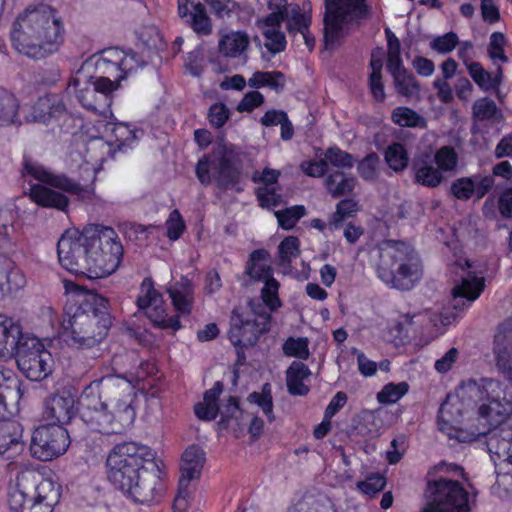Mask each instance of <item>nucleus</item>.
<instances>
[{"label": "nucleus", "instance_id": "f257e3e1", "mask_svg": "<svg viewBox=\"0 0 512 512\" xmlns=\"http://www.w3.org/2000/svg\"><path fill=\"white\" fill-rule=\"evenodd\" d=\"M57 253L61 266L70 273L98 279L119 267L123 247L113 228L93 225L82 232L67 230L57 243Z\"/></svg>", "mask_w": 512, "mask_h": 512}, {"label": "nucleus", "instance_id": "f03ea898", "mask_svg": "<svg viewBox=\"0 0 512 512\" xmlns=\"http://www.w3.org/2000/svg\"><path fill=\"white\" fill-rule=\"evenodd\" d=\"M78 405L83 422L100 433H121L133 424L136 416L131 385L119 376L92 381L83 389Z\"/></svg>", "mask_w": 512, "mask_h": 512}, {"label": "nucleus", "instance_id": "7ed1b4c3", "mask_svg": "<svg viewBox=\"0 0 512 512\" xmlns=\"http://www.w3.org/2000/svg\"><path fill=\"white\" fill-rule=\"evenodd\" d=\"M154 457V452L146 445L118 444L107 457L108 480L133 501L148 503L162 491L160 478L145 468V463L153 462Z\"/></svg>", "mask_w": 512, "mask_h": 512}, {"label": "nucleus", "instance_id": "20e7f679", "mask_svg": "<svg viewBox=\"0 0 512 512\" xmlns=\"http://www.w3.org/2000/svg\"><path fill=\"white\" fill-rule=\"evenodd\" d=\"M64 26L57 11L48 5L29 6L12 25L11 42L20 54L43 59L59 50Z\"/></svg>", "mask_w": 512, "mask_h": 512}, {"label": "nucleus", "instance_id": "39448f33", "mask_svg": "<svg viewBox=\"0 0 512 512\" xmlns=\"http://www.w3.org/2000/svg\"><path fill=\"white\" fill-rule=\"evenodd\" d=\"M107 305L108 299L91 293L77 305L66 306L62 320L64 341L77 349L92 348L100 343L111 325Z\"/></svg>", "mask_w": 512, "mask_h": 512}, {"label": "nucleus", "instance_id": "423d86ee", "mask_svg": "<svg viewBox=\"0 0 512 512\" xmlns=\"http://www.w3.org/2000/svg\"><path fill=\"white\" fill-rule=\"evenodd\" d=\"M270 13L256 21V25L264 36V46L272 54L280 53L286 48V37L282 31L285 22L286 30L290 36L300 34L311 51L315 46V38L310 33L312 17L310 9L303 4L301 8L297 3L288 0H266Z\"/></svg>", "mask_w": 512, "mask_h": 512}, {"label": "nucleus", "instance_id": "0eeeda50", "mask_svg": "<svg viewBox=\"0 0 512 512\" xmlns=\"http://www.w3.org/2000/svg\"><path fill=\"white\" fill-rule=\"evenodd\" d=\"M462 395H473L478 404L477 424L470 427V437L457 436L460 442L474 441L495 431L512 415V400L507 398L502 383L493 378L465 381Z\"/></svg>", "mask_w": 512, "mask_h": 512}, {"label": "nucleus", "instance_id": "6e6552de", "mask_svg": "<svg viewBox=\"0 0 512 512\" xmlns=\"http://www.w3.org/2000/svg\"><path fill=\"white\" fill-rule=\"evenodd\" d=\"M378 277L399 290L412 289L422 278V265L414 249L401 241L388 240L380 245Z\"/></svg>", "mask_w": 512, "mask_h": 512}, {"label": "nucleus", "instance_id": "1a4fd4ad", "mask_svg": "<svg viewBox=\"0 0 512 512\" xmlns=\"http://www.w3.org/2000/svg\"><path fill=\"white\" fill-rule=\"evenodd\" d=\"M60 497V485L28 472L18 475L16 485L9 493L8 503L13 512H53Z\"/></svg>", "mask_w": 512, "mask_h": 512}, {"label": "nucleus", "instance_id": "9d476101", "mask_svg": "<svg viewBox=\"0 0 512 512\" xmlns=\"http://www.w3.org/2000/svg\"><path fill=\"white\" fill-rule=\"evenodd\" d=\"M270 312L260 302H250L245 309L235 308L231 316L229 338L237 348L238 361L245 360V347L254 346L260 335L270 330Z\"/></svg>", "mask_w": 512, "mask_h": 512}, {"label": "nucleus", "instance_id": "9b49d317", "mask_svg": "<svg viewBox=\"0 0 512 512\" xmlns=\"http://www.w3.org/2000/svg\"><path fill=\"white\" fill-rule=\"evenodd\" d=\"M118 84L105 76H92L78 70L68 83V93L74 94L83 108L106 115L112 104V94Z\"/></svg>", "mask_w": 512, "mask_h": 512}, {"label": "nucleus", "instance_id": "f8f14e48", "mask_svg": "<svg viewBox=\"0 0 512 512\" xmlns=\"http://www.w3.org/2000/svg\"><path fill=\"white\" fill-rule=\"evenodd\" d=\"M368 14L366 0H326L324 40L332 48L349 29Z\"/></svg>", "mask_w": 512, "mask_h": 512}, {"label": "nucleus", "instance_id": "ddd939ff", "mask_svg": "<svg viewBox=\"0 0 512 512\" xmlns=\"http://www.w3.org/2000/svg\"><path fill=\"white\" fill-rule=\"evenodd\" d=\"M240 174L235 153L222 145L202 157L196 166V176L201 184L207 186L213 178L221 189L236 185L240 180Z\"/></svg>", "mask_w": 512, "mask_h": 512}, {"label": "nucleus", "instance_id": "4468645a", "mask_svg": "<svg viewBox=\"0 0 512 512\" xmlns=\"http://www.w3.org/2000/svg\"><path fill=\"white\" fill-rule=\"evenodd\" d=\"M421 512H470L469 494L455 480L440 477L429 481Z\"/></svg>", "mask_w": 512, "mask_h": 512}, {"label": "nucleus", "instance_id": "2eb2a0df", "mask_svg": "<svg viewBox=\"0 0 512 512\" xmlns=\"http://www.w3.org/2000/svg\"><path fill=\"white\" fill-rule=\"evenodd\" d=\"M18 368L32 381L47 378L53 369L52 354L37 337L26 335L15 352Z\"/></svg>", "mask_w": 512, "mask_h": 512}, {"label": "nucleus", "instance_id": "dca6fc26", "mask_svg": "<svg viewBox=\"0 0 512 512\" xmlns=\"http://www.w3.org/2000/svg\"><path fill=\"white\" fill-rule=\"evenodd\" d=\"M69 444V434L63 426L41 425L32 433L30 451L35 458L50 461L64 454Z\"/></svg>", "mask_w": 512, "mask_h": 512}, {"label": "nucleus", "instance_id": "f3484780", "mask_svg": "<svg viewBox=\"0 0 512 512\" xmlns=\"http://www.w3.org/2000/svg\"><path fill=\"white\" fill-rule=\"evenodd\" d=\"M136 304L154 326L161 329L171 328L174 331L181 328L177 317H168L162 294L155 289L152 278L146 277L143 279Z\"/></svg>", "mask_w": 512, "mask_h": 512}, {"label": "nucleus", "instance_id": "a211bd4d", "mask_svg": "<svg viewBox=\"0 0 512 512\" xmlns=\"http://www.w3.org/2000/svg\"><path fill=\"white\" fill-rule=\"evenodd\" d=\"M94 57H96L95 68L101 74L100 76L114 78L112 81H115L118 87L129 73L140 66L136 53L126 52L116 47L106 48Z\"/></svg>", "mask_w": 512, "mask_h": 512}, {"label": "nucleus", "instance_id": "6ab92c4d", "mask_svg": "<svg viewBox=\"0 0 512 512\" xmlns=\"http://www.w3.org/2000/svg\"><path fill=\"white\" fill-rule=\"evenodd\" d=\"M465 381L458 387L455 394H448L441 404L438 416L439 429L448 436L470 437V432L465 433L458 427L465 411L473 406V395H462Z\"/></svg>", "mask_w": 512, "mask_h": 512}, {"label": "nucleus", "instance_id": "aec40b11", "mask_svg": "<svg viewBox=\"0 0 512 512\" xmlns=\"http://www.w3.org/2000/svg\"><path fill=\"white\" fill-rule=\"evenodd\" d=\"M24 175L70 194L77 195L82 200H91L95 195L92 186L83 187L64 174H54L36 162L28 160L24 162Z\"/></svg>", "mask_w": 512, "mask_h": 512}, {"label": "nucleus", "instance_id": "412c9836", "mask_svg": "<svg viewBox=\"0 0 512 512\" xmlns=\"http://www.w3.org/2000/svg\"><path fill=\"white\" fill-rule=\"evenodd\" d=\"M493 354L498 370L512 382V320L501 323L494 335Z\"/></svg>", "mask_w": 512, "mask_h": 512}, {"label": "nucleus", "instance_id": "4be33fe9", "mask_svg": "<svg viewBox=\"0 0 512 512\" xmlns=\"http://www.w3.org/2000/svg\"><path fill=\"white\" fill-rule=\"evenodd\" d=\"M178 15L199 35H209L212 31L211 20L205 7L196 0H177Z\"/></svg>", "mask_w": 512, "mask_h": 512}, {"label": "nucleus", "instance_id": "5701e85b", "mask_svg": "<svg viewBox=\"0 0 512 512\" xmlns=\"http://www.w3.org/2000/svg\"><path fill=\"white\" fill-rule=\"evenodd\" d=\"M75 400L68 393L56 394L45 401L43 417L50 424L65 425L70 422L75 413Z\"/></svg>", "mask_w": 512, "mask_h": 512}, {"label": "nucleus", "instance_id": "b1692460", "mask_svg": "<svg viewBox=\"0 0 512 512\" xmlns=\"http://www.w3.org/2000/svg\"><path fill=\"white\" fill-rule=\"evenodd\" d=\"M65 111V105L56 94L39 97L28 109L25 119L28 122L46 124L52 118L58 117Z\"/></svg>", "mask_w": 512, "mask_h": 512}, {"label": "nucleus", "instance_id": "393cba45", "mask_svg": "<svg viewBox=\"0 0 512 512\" xmlns=\"http://www.w3.org/2000/svg\"><path fill=\"white\" fill-rule=\"evenodd\" d=\"M173 307L179 317H187L191 314L194 305V286L190 279L181 277L180 281L170 285L167 289Z\"/></svg>", "mask_w": 512, "mask_h": 512}, {"label": "nucleus", "instance_id": "a878e982", "mask_svg": "<svg viewBox=\"0 0 512 512\" xmlns=\"http://www.w3.org/2000/svg\"><path fill=\"white\" fill-rule=\"evenodd\" d=\"M484 289V279L468 272L452 289L454 309H463L466 303L475 301Z\"/></svg>", "mask_w": 512, "mask_h": 512}, {"label": "nucleus", "instance_id": "bb28decb", "mask_svg": "<svg viewBox=\"0 0 512 512\" xmlns=\"http://www.w3.org/2000/svg\"><path fill=\"white\" fill-rule=\"evenodd\" d=\"M25 285L23 272L10 258L0 255V300L9 293L21 290Z\"/></svg>", "mask_w": 512, "mask_h": 512}, {"label": "nucleus", "instance_id": "cd10ccee", "mask_svg": "<svg viewBox=\"0 0 512 512\" xmlns=\"http://www.w3.org/2000/svg\"><path fill=\"white\" fill-rule=\"evenodd\" d=\"M204 462L205 453L200 447L193 445L184 451L179 479V486L182 489L188 488L190 481L200 476Z\"/></svg>", "mask_w": 512, "mask_h": 512}, {"label": "nucleus", "instance_id": "c85d7f7f", "mask_svg": "<svg viewBox=\"0 0 512 512\" xmlns=\"http://www.w3.org/2000/svg\"><path fill=\"white\" fill-rule=\"evenodd\" d=\"M23 337L20 325L0 314V357L15 353Z\"/></svg>", "mask_w": 512, "mask_h": 512}, {"label": "nucleus", "instance_id": "c756f323", "mask_svg": "<svg viewBox=\"0 0 512 512\" xmlns=\"http://www.w3.org/2000/svg\"><path fill=\"white\" fill-rule=\"evenodd\" d=\"M30 198L42 207L64 210L68 206V198L42 184H34L30 187Z\"/></svg>", "mask_w": 512, "mask_h": 512}, {"label": "nucleus", "instance_id": "7c9ffc66", "mask_svg": "<svg viewBox=\"0 0 512 512\" xmlns=\"http://www.w3.org/2000/svg\"><path fill=\"white\" fill-rule=\"evenodd\" d=\"M414 181L428 188H436L444 181V175L429 159H418L413 164Z\"/></svg>", "mask_w": 512, "mask_h": 512}, {"label": "nucleus", "instance_id": "2f4dec72", "mask_svg": "<svg viewBox=\"0 0 512 512\" xmlns=\"http://www.w3.org/2000/svg\"><path fill=\"white\" fill-rule=\"evenodd\" d=\"M310 375L307 365L302 362L294 361L286 371V385L291 395L304 396L309 392V387L304 384V380Z\"/></svg>", "mask_w": 512, "mask_h": 512}, {"label": "nucleus", "instance_id": "473e14b6", "mask_svg": "<svg viewBox=\"0 0 512 512\" xmlns=\"http://www.w3.org/2000/svg\"><path fill=\"white\" fill-rule=\"evenodd\" d=\"M246 273L261 282L272 277L269 252L264 249L254 250L247 262Z\"/></svg>", "mask_w": 512, "mask_h": 512}, {"label": "nucleus", "instance_id": "72a5a7b5", "mask_svg": "<svg viewBox=\"0 0 512 512\" xmlns=\"http://www.w3.org/2000/svg\"><path fill=\"white\" fill-rule=\"evenodd\" d=\"M250 40L245 32H231L224 35L219 41V51L226 57L235 58L244 53Z\"/></svg>", "mask_w": 512, "mask_h": 512}, {"label": "nucleus", "instance_id": "f704fd0d", "mask_svg": "<svg viewBox=\"0 0 512 512\" xmlns=\"http://www.w3.org/2000/svg\"><path fill=\"white\" fill-rule=\"evenodd\" d=\"M467 69L474 82L484 91L497 89L501 84L502 69L500 67L495 75L485 71L478 62L468 63Z\"/></svg>", "mask_w": 512, "mask_h": 512}, {"label": "nucleus", "instance_id": "c9c22d12", "mask_svg": "<svg viewBox=\"0 0 512 512\" xmlns=\"http://www.w3.org/2000/svg\"><path fill=\"white\" fill-rule=\"evenodd\" d=\"M355 185L356 179L342 171H334L325 178V187L334 198L351 193Z\"/></svg>", "mask_w": 512, "mask_h": 512}, {"label": "nucleus", "instance_id": "e433bc0d", "mask_svg": "<svg viewBox=\"0 0 512 512\" xmlns=\"http://www.w3.org/2000/svg\"><path fill=\"white\" fill-rule=\"evenodd\" d=\"M16 430L14 424L0 426V455L6 459H11L22 450V443L19 441Z\"/></svg>", "mask_w": 512, "mask_h": 512}, {"label": "nucleus", "instance_id": "4c0bfd02", "mask_svg": "<svg viewBox=\"0 0 512 512\" xmlns=\"http://www.w3.org/2000/svg\"><path fill=\"white\" fill-rule=\"evenodd\" d=\"M220 413V424L223 425L224 428L231 429L233 431H237L242 428L244 424V412L239 408V403L236 397H229Z\"/></svg>", "mask_w": 512, "mask_h": 512}, {"label": "nucleus", "instance_id": "58836bf2", "mask_svg": "<svg viewBox=\"0 0 512 512\" xmlns=\"http://www.w3.org/2000/svg\"><path fill=\"white\" fill-rule=\"evenodd\" d=\"M396 92L406 98L418 97L420 83L407 69L391 74Z\"/></svg>", "mask_w": 512, "mask_h": 512}, {"label": "nucleus", "instance_id": "ea45409f", "mask_svg": "<svg viewBox=\"0 0 512 512\" xmlns=\"http://www.w3.org/2000/svg\"><path fill=\"white\" fill-rule=\"evenodd\" d=\"M19 102L8 90L0 87V126H8L18 118Z\"/></svg>", "mask_w": 512, "mask_h": 512}, {"label": "nucleus", "instance_id": "a19ab883", "mask_svg": "<svg viewBox=\"0 0 512 512\" xmlns=\"http://www.w3.org/2000/svg\"><path fill=\"white\" fill-rule=\"evenodd\" d=\"M248 85L252 88L269 87L279 92L285 86V77L279 71H257L249 78Z\"/></svg>", "mask_w": 512, "mask_h": 512}, {"label": "nucleus", "instance_id": "79ce46f5", "mask_svg": "<svg viewBox=\"0 0 512 512\" xmlns=\"http://www.w3.org/2000/svg\"><path fill=\"white\" fill-rule=\"evenodd\" d=\"M19 383L13 377L10 370L0 369V421L5 420L8 415L6 398L14 393L19 392Z\"/></svg>", "mask_w": 512, "mask_h": 512}, {"label": "nucleus", "instance_id": "37998d69", "mask_svg": "<svg viewBox=\"0 0 512 512\" xmlns=\"http://www.w3.org/2000/svg\"><path fill=\"white\" fill-rule=\"evenodd\" d=\"M472 115L475 121L495 122L502 118V113L496 103L490 98H480L472 106Z\"/></svg>", "mask_w": 512, "mask_h": 512}, {"label": "nucleus", "instance_id": "c03bdc74", "mask_svg": "<svg viewBox=\"0 0 512 512\" xmlns=\"http://www.w3.org/2000/svg\"><path fill=\"white\" fill-rule=\"evenodd\" d=\"M287 512H336L327 497L305 496L289 507Z\"/></svg>", "mask_w": 512, "mask_h": 512}, {"label": "nucleus", "instance_id": "a18cd8bd", "mask_svg": "<svg viewBox=\"0 0 512 512\" xmlns=\"http://www.w3.org/2000/svg\"><path fill=\"white\" fill-rule=\"evenodd\" d=\"M455 316H449L446 314H438L430 310H425L419 313H406L402 316L401 324L412 325L414 323L423 324L426 320L431 323L432 326L438 327L439 325H448Z\"/></svg>", "mask_w": 512, "mask_h": 512}, {"label": "nucleus", "instance_id": "49530a36", "mask_svg": "<svg viewBox=\"0 0 512 512\" xmlns=\"http://www.w3.org/2000/svg\"><path fill=\"white\" fill-rule=\"evenodd\" d=\"M385 160L392 170L395 172H401L408 166V152L403 144L394 142L386 148Z\"/></svg>", "mask_w": 512, "mask_h": 512}, {"label": "nucleus", "instance_id": "de8ad7c7", "mask_svg": "<svg viewBox=\"0 0 512 512\" xmlns=\"http://www.w3.org/2000/svg\"><path fill=\"white\" fill-rule=\"evenodd\" d=\"M324 160L327 165L337 169H350L354 166V157L350 153L333 146L329 147L324 153Z\"/></svg>", "mask_w": 512, "mask_h": 512}, {"label": "nucleus", "instance_id": "09e8293b", "mask_svg": "<svg viewBox=\"0 0 512 512\" xmlns=\"http://www.w3.org/2000/svg\"><path fill=\"white\" fill-rule=\"evenodd\" d=\"M264 283L261 289V303L268 311H274L282 306V303L278 297L279 282L272 277L262 281Z\"/></svg>", "mask_w": 512, "mask_h": 512}, {"label": "nucleus", "instance_id": "8fccbe9b", "mask_svg": "<svg viewBox=\"0 0 512 512\" xmlns=\"http://www.w3.org/2000/svg\"><path fill=\"white\" fill-rule=\"evenodd\" d=\"M109 118L111 121L106 124L105 129L106 131H110L115 142L118 143L119 146L128 145L131 141L135 140L136 132L126 123L114 122V117L111 112Z\"/></svg>", "mask_w": 512, "mask_h": 512}, {"label": "nucleus", "instance_id": "3c124183", "mask_svg": "<svg viewBox=\"0 0 512 512\" xmlns=\"http://www.w3.org/2000/svg\"><path fill=\"white\" fill-rule=\"evenodd\" d=\"M434 162L442 174L453 172L458 164V155L453 147L443 146L435 152Z\"/></svg>", "mask_w": 512, "mask_h": 512}, {"label": "nucleus", "instance_id": "603ef678", "mask_svg": "<svg viewBox=\"0 0 512 512\" xmlns=\"http://www.w3.org/2000/svg\"><path fill=\"white\" fill-rule=\"evenodd\" d=\"M409 390L406 382L388 383L377 393V400L381 404H394Z\"/></svg>", "mask_w": 512, "mask_h": 512}, {"label": "nucleus", "instance_id": "864d4df0", "mask_svg": "<svg viewBox=\"0 0 512 512\" xmlns=\"http://www.w3.org/2000/svg\"><path fill=\"white\" fill-rule=\"evenodd\" d=\"M392 120L402 127H424L425 120L418 113L408 107H397L392 113Z\"/></svg>", "mask_w": 512, "mask_h": 512}, {"label": "nucleus", "instance_id": "5fc2aeb1", "mask_svg": "<svg viewBox=\"0 0 512 512\" xmlns=\"http://www.w3.org/2000/svg\"><path fill=\"white\" fill-rule=\"evenodd\" d=\"M486 446L491 455H496L498 459H504L512 462V456L508 453L510 449V442L504 438H500L495 431L488 433Z\"/></svg>", "mask_w": 512, "mask_h": 512}, {"label": "nucleus", "instance_id": "6e6d98bb", "mask_svg": "<svg viewBox=\"0 0 512 512\" xmlns=\"http://www.w3.org/2000/svg\"><path fill=\"white\" fill-rule=\"evenodd\" d=\"M280 265H289L300 255V242L297 237H286L278 246Z\"/></svg>", "mask_w": 512, "mask_h": 512}, {"label": "nucleus", "instance_id": "4d7b16f0", "mask_svg": "<svg viewBox=\"0 0 512 512\" xmlns=\"http://www.w3.org/2000/svg\"><path fill=\"white\" fill-rule=\"evenodd\" d=\"M305 214L306 209L303 205H295L275 212L279 225L286 230L292 229Z\"/></svg>", "mask_w": 512, "mask_h": 512}, {"label": "nucleus", "instance_id": "13d9d810", "mask_svg": "<svg viewBox=\"0 0 512 512\" xmlns=\"http://www.w3.org/2000/svg\"><path fill=\"white\" fill-rule=\"evenodd\" d=\"M248 399L250 402L257 404L262 409L270 422L274 421L273 399L268 384L263 387L261 393L253 392L249 395Z\"/></svg>", "mask_w": 512, "mask_h": 512}, {"label": "nucleus", "instance_id": "bf43d9fd", "mask_svg": "<svg viewBox=\"0 0 512 512\" xmlns=\"http://www.w3.org/2000/svg\"><path fill=\"white\" fill-rule=\"evenodd\" d=\"M476 190V179L461 177L456 179L450 187L451 194L459 200H467Z\"/></svg>", "mask_w": 512, "mask_h": 512}, {"label": "nucleus", "instance_id": "052dcab7", "mask_svg": "<svg viewBox=\"0 0 512 512\" xmlns=\"http://www.w3.org/2000/svg\"><path fill=\"white\" fill-rule=\"evenodd\" d=\"M283 352L286 356L307 359L309 357L308 340L289 337L283 344Z\"/></svg>", "mask_w": 512, "mask_h": 512}, {"label": "nucleus", "instance_id": "680f3d73", "mask_svg": "<svg viewBox=\"0 0 512 512\" xmlns=\"http://www.w3.org/2000/svg\"><path fill=\"white\" fill-rule=\"evenodd\" d=\"M379 156L376 153H370L365 158H363L358 166L357 170L359 175L367 181H373L377 177L378 166H379Z\"/></svg>", "mask_w": 512, "mask_h": 512}, {"label": "nucleus", "instance_id": "e2e57ef3", "mask_svg": "<svg viewBox=\"0 0 512 512\" xmlns=\"http://www.w3.org/2000/svg\"><path fill=\"white\" fill-rule=\"evenodd\" d=\"M356 486L363 494L374 496L384 489L386 486V479L380 474H371L367 476L365 480L358 481Z\"/></svg>", "mask_w": 512, "mask_h": 512}, {"label": "nucleus", "instance_id": "0e129e2a", "mask_svg": "<svg viewBox=\"0 0 512 512\" xmlns=\"http://www.w3.org/2000/svg\"><path fill=\"white\" fill-rule=\"evenodd\" d=\"M506 45V38L501 32H494L490 36V41L488 45V54L489 57L493 60H500L502 62H507L508 58L504 54V46Z\"/></svg>", "mask_w": 512, "mask_h": 512}, {"label": "nucleus", "instance_id": "69168bd1", "mask_svg": "<svg viewBox=\"0 0 512 512\" xmlns=\"http://www.w3.org/2000/svg\"><path fill=\"white\" fill-rule=\"evenodd\" d=\"M387 70L390 74H394L401 70L406 69L401 58V43L392 42L391 45H387Z\"/></svg>", "mask_w": 512, "mask_h": 512}, {"label": "nucleus", "instance_id": "338daca9", "mask_svg": "<svg viewBox=\"0 0 512 512\" xmlns=\"http://www.w3.org/2000/svg\"><path fill=\"white\" fill-rule=\"evenodd\" d=\"M458 44V36L454 32L446 33L434 38L430 42V48L440 54L451 52Z\"/></svg>", "mask_w": 512, "mask_h": 512}, {"label": "nucleus", "instance_id": "774afa93", "mask_svg": "<svg viewBox=\"0 0 512 512\" xmlns=\"http://www.w3.org/2000/svg\"><path fill=\"white\" fill-rule=\"evenodd\" d=\"M230 117V111L224 103L218 102L210 106L208 119L210 124L219 129L225 125Z\"/></svg>", "mask_w": 512, "mask_h": 512}]
</instances>
